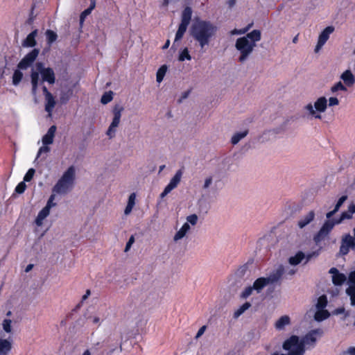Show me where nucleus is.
Returning a JSON list of instances; mask_svg holds the SVG:
<instances>
[{
    "mask_svg": "<svg viewBox=\"0 0 355 355\" xmlns=\"http://www.w3.org/2000/svg\"><path fill=\"white\" fill-rule=\"evenodd\" d=\"M334 31V27L329 26L326 27L319 35L318 43L315 48V52L318 53L329 40L330 35Z\"/></svg>",
    "mask_w": 355,
    "mask_h": 355,
    "instance_id": "nucleus-13",
    "label": "nucleus"
},
{
    "mask_svg": "<svg viewBox=\"0 0 355 355\" xmlns=\"http://www.w3.org/2000/svg\"><path fill=\"white\" fill-rule=\"evenodd\" d=\"M113 98V92L110 91L107 92H105L103 94L101 103L103 105L107 104L110 103Z\"/></svg>",
    "mask_w": 355,
    "mask_h": 355,
    "instance_id": "nucleus-41",
    "label": "nucleus"
},
{
    "mask_svg": "<svg viewBox=\"0 0 355 355\" xmlns=\"http://www.w3.org/2000/svg\"><path fill=\"white\" fill-rule=\"evenodd\" d=\"M318 254L316 252L305 254L302 252L300 251L288 259V263L291 266H297L304 261V263L306 264L313 257H315Z\"/></svg>",
    "mask_w": 355,
    "mask_h": 355,
    "instance_id": "nucleus-10",
    "label": "nucleus"
},
{
    "mask_svg": "<svg viewBox=\"0 0 355 355\" xmlns=\"http://www.w3.org/2000/svg\"><path fill=\"white\" fill-rule=\"evenodd\" d=\"M303 110L304 111L305 114L308 117L311 116L315 119H321V115L316 112L314 106L311 103H309L307 105H306L304 107Z\"/></svg>",
    "mask_w": 355,
    "mask_h": 355,
    "instance_id": "nucleus-28",
    "label": "nucleus"
},
{
    "mask_svg": "<svg viewBox=\"0 0 355 355\" xmlns=\"http://www.w3.org/2000/svg\"><path fill=\"white\" fill-rule=\"evenodd\" d=\"M39 49H34L30 53L24 56V58L19 62L17 67L21 70H26L32 67L39 55Z\"/></svg>",
    "mask_w": 355,
    "mask_h": 355,
    "instance_id": "nucleus-7",
    "label": "nucleus"
},
{
    "mask_svg": "<svg viewBox=\"0 0 355 355\" xmlns=\"http://www.w3.org/2000/svg\"><path fill=\"white\" fill-rule=\"evenodd\" d=\"M55 194L56 193H54L52 192V194L50 196V197L47 201V203H46V206L44 207V208L47 209V210H49V211L52 207L56 206V203L54 202V200L55 199Z\"/></svg>",
    "mask_w": 355,
    "mask_h": 355,
    "instance_id": "nucleus-43",
    "label": "nucleus"
},
{
    "mask_svg": "<svg viewBox=\"0 0 355 355\" xmlns=\"http://www.w3.org/2000/svg\"><path fill=\"white\" fill-rule=\"evenodd\" d=\"M336 224V220H327V221H325L324 223L321 227L319 232L314 236V241L316 243H319L321 241L324 240V238L329 234V232L334 228Z\"/></svg>",
    "mask_w": 355,
    "mask_h": 355,
    "instance_id": "nucleus-9",
    "label": "nucleus"
},
{
    "mask_svg": "<svg viewBox=\"0 0 355 355\" xmlns=\"http://www.w3.org/2000/svg\"><path fill=\"white\" fill-rule=\"evenodd\" d=\"M26 188V184H25L24 181V182H21L20 183H19V184L17 185V187H16V188H15V191H16L17 193H20V194H21V193H24V191H25Z\"/></svg>",
    "mask_w": 355,
    "mask_h": 355,
    "instance_id": "nucleus-53",
    "label": "nucleus"
},
{
    "mask_svg": "<svg viewBox=\"0 0 355 355\" xmlns=\"http://www.w3.org/2000/svg\"><path fill=\"white\" fill-rule=\"evenodd\" d=\"M347 196H343L339 198L337 203L335 205L334 209L336 211H338L340 207L342 206V205L345 202V201L347 200Z\"/></svg>",
    "mask_w": 355,
    "mask_h": 355,
    "instance_id": "nucleus-55",
    "label": "nucleus"
},
{
    "mask_svg": "<svg viewBox=\"0 0 355 355\" xmlns=\"http://www.w3.org/2000/svg\"><path fill=\"white\" fill-rule=\"evenodd\" d=\"M12 348V343L7 339L0 338V355H8Z\"/></svg>",
    "mask_w": 355,
    "mask_h": 355,
    "instance_id": "nucleus-26",
    "label": "nucleus"
},
{
    "mask_svg": "<svg viewBox=\"0 0 355 355\" xmlns=\"http://www.w3.org/2000/svg\"><path fill=\"white\" fill-rule=\"evenodd\" d=\"M72 92L68 91L67 92H62L60 94V100L61 103L65 104L67 103V101L69 100L71 96Z\"/></svg>",
    "mask_w": 355,
    "mask_h": 355,
    "instance_id": "nucleus-47",
    "label": "nucleus"
},
{
    "mask_svg": "<svg viewBox=\"0 0 355 355\" xmlns=\"http://www.w3.org/2000/svg\"><path fill=\"white\" fill-rule=\"evenodd\" d=\"M290 317L288 315H283L276 321L275 327L279 331L284 330L287 325L290 324Z\"/></svg>",
    "mask_w": 355,
    "mask_h": 355,
    "instance_id": "nucleus-25",
    "label": "nucleus"
},
{
    "mask_svg": "<svg viewBox=\"0 0 355 355\" xmlns=\"http://www.w3.org/2000/svg\"><path fill=\"white\" fill-rule=\"evenodd\" d=\"M267 285H269V284L268 282H267L266 279L265 277H260L254 281L252 286L254 288V291H256L259 293Z\"/></svg>",
    "mask_w": 355,
    "mask_h": 355,
    "instance_id": "nucleus-30",
    "label": "nucleus"
},
{
    "mask_svg": "<svg viewBox=\"0 0 355 355\" xmlns=\"http://www.w3.org/2000/svg\"><path fill=\"white\" fill-rule=\"evenodd\" d=\"M18 69L15 70L12 75V84L15 86L18 85L23 78V73Z\"/></svg>",
    "mask_w": 355,
    "mask_h": 355,
    "instance_id": "nucleus-37",
    "label": "nucleus"
},
{
    "mask_svg": "<svg viewBox=\"0 0 355 355\" xmlns=\"http://www.w3.org/2000/svg\"><path fill=\"white\" fill-rule=\"evenodd\" d=\"M248 133L247 130L236 132L231 139V142L233 145L237 144L242 139L245 137Z\"/></svg>",
    "mask_w": 355,
    "mask_h": 355,
    "instance_id": "nucleus-33",
    "label": "nucleus"
},
{
    "mask_svg": "<svg viewBox=\"0 0 355 355\" xmlns=\"http://www.w3.org/2000/svg\"><path fill=\"white\" fill-rule=\"evenodd\" d=\"M134 242H135V238L133 236H131L130 237L128 241L126 243L125 252H128L130 250V248H131V246L134 243Z\"/></svg>",
    "mask_w": 355,
    "mask_h": 355,
    "instance_id": "nucleus-57",
    "label": "nucleus"
},
{
    "mask_svg": "<svg viewBox=\"0 0 355 355\" xmlns=\"http://www.w3.org/2000/svg\"><path fill=\"white\" fill-rule=\"evenodd\" d=\"M167 67L166 65H162L157 71L156 80L157 83H161L166 73Z\"/></svg>",
    "mask_w": 355,
    "mask_h": 355,
    "instance_id": "nucleus-39",
    "label": "nucleus"
},
{
    "mask_svg": "<svg viewBox=\"0 0 355 355\" xmlns=\"http://www.w3.org/2000/svg\"><path fill=\"white\" fill-rule=\"evenodd\" d=\"M329 316V313L327 310L318 309L315 312L314 318L316 321L320 322L327 319Z\"/></svg>",
    "mask_w": 355,
    "mask_h": 355,
    "instance_id": "nucleus-34",
    "label": "nucleus"
},
{
    "mask_svg": "<svg viewBox=\"0 0 355 355\" xmlns=\"http://www.w3.org/2000/svg\"><path fill=\"white\" fill-rule=\"evenodd\" d=\"M76 178V168L73 166H69L64 172L52 189V192L60 195H65L69 192L74 184Z\"/></svg>",
    "mask_w": 355,
    "mask_h": 355,
    "instance_id": "nucleus-4",
    "label": "nucleus"
},
{
    "mask_svg": "<svg viewBox=\"0 0 355 355\" xmlns=\"http://www.w3.org/2000/svg\"><path fill=\"white\" fill-rule=\"evenodd\" d=\"M219 179L217 177L216 174L212 173L205 178L203 184L202 185V189L207 191L209 189H213L216 188L217 184L219 182Z\"/></svg>",
    "mask_w": 355,
    "mask_h": 355,
    "instance_id": "nucleus-15",
    "label": "nucleus"
},
{
    "mask_svg": "<svg viewBox=\"0 0 355 355\" xmlns=\"http://www.w3.org/2000/svg\"><path fill=\"white\" fill-rule=\"evenodd\" d=\"M315 212L314 211H310L304 216H302L301 218L298 220L297 225L300 229L304 228L306 225H308L310 223H311L315 218Z\"/></svg>",
    "mask_w": 355,
    "mask_h": 355,
    "instance_id": "nucleus-19",
    "label": "nucleus"
},
{
    "mask_svg": "<svg viewBox=\"0 0 355 355\" xmlns=\"http://www.w3.org/2000/svg\"><path fill=\"white\" fill-rule=\"evenodd\" d=\"M50 147H49L48 146H44L43 145L42 147L40 148L39 150H38V153H37V158L42 153H47L50 151Z\"/></svg>",
    "mask_w": 355,
    "mask_h": 355,
    "instance_id": "nucleus-56",
    "label": "nucleus"
},
{
    "mask_svg": "<svg viewBox=\"0 0 355 355\" xmlns=\"http://www.w3.org/2000/svg\"><path fill=\"white\" fill-rule=\"evenodd\" d=\"M285 272L284 267L282 265H279L273 269L268 275L265 277L268 282L269 285H273L280 282L282 275Z\"/></svg>",
    "mask_w": 355,
    "mask_h": 355,
    "instance_id": "nucleus-12",
    "label": "nucleus"
},
{
    "mask_svg": "<svg viewBox=\"0 0 355 355\" xmlns=\"http://www.w3.org/2000/svg\"><path fill=\"white\" fill-rule=\"evenodd\" d=\"M327 304V298L325 295L320 296L317 302L316 308L317 309H324Z\"/></svg>",
    "mask_w": 355,
    "mask_h": 355,
    "instance_id": "nucleus-42",
    "label": "nucleus"
},
{
    "mask_svg": "<svg viewBox=\"0 0 355 355\" xmlns=\"http://www.w3.org/2000/svg\"><path fill=\"white\" fill-rule=\"evenodd\" d=\"M253 291H254L253 286L247 287L245 288V290L241 294V297L242 298L245 299L252 295Z\"/></svg>",
    "mask_w": 355,
    "mask_h": 355,
    "instance_id": "nucleus-51",
    "label": "nucleus"
},
{
    "mask_svg": "<svg viewBox=\"0 0 355 355\" xmlns=\"http://www.w3.org/2000/svg\"><path fill=\"white\" fill-rule=\"evenodd\" d=\"M352 217V215L347 211H344L341 214V216L338 220H336V223H340L345 219H350Z\"/></svg>",
    "mask_w": 355,
    "mask_h": 355,
    "instance_id": "nucleus-52",
    "label": "nucleus"
},
{
    "mask_svg": "<svg viewBox=\"0 0 355 355\" xmlns=\"http://www.w3.org/2000/svg\"><path fill=\"white\" fill-rule=\"evenodd\" d=\"M191 8L190 7H186L182 13L180 24L188 26L191 19Z\"/></svg>",
    "mask_w": 355,
    "mask_h": 355,
    "instance_id": "nucleus-27",
    "label": "nucleus"
},
{
    "mask_svg": "<svg viewBox=\"0 0 355 355\" xmlns=\"http://www.w3.org/2000/svg\"><path fill=\"white\" fill-rule=\"evenodd\" d=\"M50 211L44 207L38 213L35 219V224L37 226L40 227L43 224V220L49 215Z\"/></svg>",
    "mask_w": 355,
    "mask_h": 355,
    "instance_id": "nucleus-31",
    "label": "nucleus"
},
{
    "mask_svg": "<svg viewBox=\"0 0 355 355\" xmlns=\"http://www.w3.org/2000/svg\"><path fill=\"white\" fill-rule=\"evenodd\" d=\"M40 75L42 76V82H47L53 84L55 81V76L53 70L50 67H45L42 62H36L31 69V80L32 85V94L35 96L40 83Z\"/></svg>",
    "mask_w": 355,
    "mask_h": 355,
    "instance_id": "nucleus-3",
    "label": "nucleus"
},
{
    "mask_svg": "<svg viewBox=\"0 0 355 355\" xmlns=\"http://www.w3.org/2000/svg\"><path fill=\"white\" fill-rule=\"evenodd\" d=\"M90 295H91L90 290H89V289L87 290L85 292V294L82 297V301H85V300H87Z\"/></svg>",
    "mask_w": 355,
    "mask_h": 355,
    "instance_id": "nucleus-63",
    "label": "nucleus"
},
{
    "mask_svg": "<svg viewBox=\"0 0 355 355\" xmlns=\"http://www.w3.org/2000/svg\"><path fill=\"white\" fill-rule=\"evenodd\" d=\"M339 104V100L336 97H330L329 99V105L334 106Z\"/></svg>",
    "mask_w": 355,
    "mask_h": 355,
    "instance_id": "nucleus-58",
    "label": "nucleus"
},
{
    "mask_svg": "<svg viewBox=\"0 0 355 355\" xmlns=\"http://www.w3.org/2000/svg\"><path fill=\"white\" fill-rule=\"evenodd\" d=\"M283 349L288 352L287 355H304L305 347L297 336H292L284 342Z\"/></svg>",
    "mask_w": 355,
    "mask_h": 355,
    "instance_id": "nucleus-5",
    "label": "nucleus"
},
{
    "mask_svg": "<svg viewBox=\"0 0 355 355\" xmlns=\"http://www.w3.org/2000/svg\"><path fill=\"white\" fill-rule=\"evenodd\" d=\"M345 355H355V347H351L345 352Z\"/></svg>",
    "mask_w": 355,
    "mask_h": 355,
    "instance_id": "nucleus-60",
    "label": "nucleus"
},
{
    "mask_svg": "<svg viewBox=\"0 0 355 355\" xmlns=\"http://www.w3.org/2000/svg\"><path fill=\"white\" fill-rule=\"evenodd\" d=\"M135 199H136L135 193H131L128 198V204L124 210L125 215H128L131 213V211L135 205Z\"/></svg>",
    "mask_w": 355,
    "mask_h": 355,
    "instance_id": "nucleus-32",
    "label": "nucleus"
},
{
    "mask_svg": "<svg viewBox=\"0 0 355 355\" xmlns=\"http://www.w3.org/2000/svg\"><path fill=\"white\" fill-rule=\"evenodd\" d=\"M205 330H206V326L204 325V326L201 327L196 334V339L199 338L205 333Z\"/></svg>",
    "mask_w": 355,
    "mask_h": 355,
    "instance_id": "nucleus-59",
    "label": "nucleus"
},
{
    "mask_svg": "<svg viewBox=\"0 0 355 355\" xmlns=\"http://www.w3.org/2000/svg\"><path fill=\"white\" fill-rule=\"evenodd\" d=\"M261 38V31L253 30L236 40L235 48L239 53L238 61L239 62L243 63L249 59L257 46V42H259Z\"/></svg>",
    "mask_w": 355,
    "mask_h": 355,
    "instance_id": "nucleus-1",
    "label": "nucleus"
},
{
    "mask_svg": "<svg viewBox=\"0 0 355 355\" xmlns=\"http://www.w3.org/2000/svg\"><path fill=\"white\" fill-rule=\"evenodd\" d=\"M111 338L107 339V355H118L121 352V342L117 340L114 344H111Z\"/></svg>",
    "mask_w": 355,
    "mask_h": 355,
    "instance_id": "nucleus-18",
    "label": "nucleus"
},
{
    "mask_svg": "<svg viewBox=\"0 0 355 355\" xmlns=\"http://www.w3.org/2000/svg\"><path fill=\"white\" fill-rule=\"evenodd\" d=\"M182 176V172L181 170H178L175 175L171 179L169 183L164 188L162 193L160 194V197L164 198L166 196H167L172 190L178 187L179 183L180 182L181 178Z\"/></svg>",
    "mask_w": 355,
    "mask_h": 355,
    "instance_id": "nucleus-11",
    "label": "nucleus"
},
{
    "mask_svg": "<svg viewBox=\"0 0 355 355\" xmlns=\"http://www.w3.org/2000/svg\"><path fill=\"white\" fill-rule=\"evenodd\" d=\"M35 170L34 168H30L28 169V171L26 172V173L25 174L24 177V182H30L34 175H35Z\"/></svg>",
    "mask_w": 355,
    "mask_h": 355,
    "instance_id": "nucleus-50",
    "label": "nucleus"
},
{
    "mask_svg": "<svg viewBox=\"0 0 355 355\" xmlns=\"http://www.w3.org/2000/svg\"><path fill=\"white\" fill-rule=\"evenodd\" d=\"M190 230V225L188 224V223H185L182 227L175 233L173 240L174 241L177 242L179 240L183 239L187 233Z\"/></svg>",
    "mask_w": 355,
    "mask_h": 355,
    "instance_id": "nucleus-29",
    "label": "nucleus"
},
{
    "mask_svg": "<svg viewBox=\"0 0 355 355\" xmlns=\"http://www.w3.org/2000/svg\"><path fill=\"white\" fill-rule=\"evenodd\" d=\"M229 8H232L234 6V5L236 4V0H228L227 2Z\"/></svg>",
    "mask_w": 355,
    "mask_h": 355,
    "instance_id": "nucleus-64",
    "label": "nucleus"
},
{
    "mask_svg": "<svg viewBox=\"0 0 355 355\" xmlns=\"http://www.w3.org/2000/svg\"><path fill=\"white\" fill-rule=\"evenodd\" d=\"M355 248V238L349 234L346 235L342 240L340 252L342 254H347L350 248Z\"/></svg>",
    "mask_w": 355,
    "mask_h": 355,
    "instance_id": "nucleus-14",
    "label": "nucleus"
},
{
    "mask_svg": "<svg viewBox=\"0 0 355 355\" xmlns=\"http://www.w3.org/2000/svg\"><path fill=\"white\" fill-rule=\"evenodd\" d=\"M37 35V30H34L29 33L24 40L22 45L24 47H33L36 44L35 37Z\"/></svg>",
    "mask_w": 355,
    "mask_h": 355,
    "instance_id": "nucleus-24",
    "label": "nucleus"
},
{
    "mask_svg": "<svg viewBox=\"0 0 355 355\" xmlns=\"http://www.w3.org/2000/svg\"><path fill=\"white\" fill-rule=\"evenodd\" d=\"M337 212V211H336L334 209L331 211H329L328 213H327L326 214V217L328 218V219H330Z\"/></svg>",
    "mask_w": 355,
    "mask_h": 355,
    "instance_id": "nucleus-62",
    "label": "nucleus"
},
{
    "mask_svg": "<svg viewBox=\"0 0 355 355\" xmlns=\"http://www.w3.org/2000/svg\"><path fill=\"white\" fill-rule=\"evenodd\" d=\"M187 26L181 24L179 25L178 30L175 34L174 42H177L178 41L180 40L182 38L184 34L185 33L187 29Z\"/></svg>",
    "mask_w": 355,
    "mask_h": 355,
    "instance_id": "nucleus-38",
    "label": "nucleus"
},
{
    "mask_svg": "<svg viewBox=\"0 0 355 355\" xmlns=\"http://www.w3.org/2000/svg\"><path fill=\"white\" fill-rule=\"evenodd\" d=\"M340 79L348 87H351L355 83V76L350 70L345 71L341 74Z\"/></svg>",
    "mask_w": 355,
    "mask_h": 355,
    "instance_id": "nucleus-21",
    "label": "nucleus"
},
{
    "mask_svg": "<svg viewBox=\"0 0 355 355\" xmlns=\"http://www.w3.org/2000/svg\"><path fill=\"white\" fill-rule=\"evenodd\" d=\"M216 31L217 27L209 21L196 20L191 26V35L202 49L209 45Z\"/></svg>",
    "mask_w": 355,
    "mask_h": 355,
    "instance_id": "nucleus-2",
    "label": "nucleus"
},
{
    "mask_svg": "<svg viewBox=\"0 0 355 355\" xmlns=\"http://www.w3.org/2000/svg\"><path fill=\"white\" fill-rule=\"evenodd\" d=\"M198 217L196 214H193L191 215H189L187 217V222L188 224H191L192 225H196L198 223Z\"/></svg>",
    "mask_w": 355,
    "mask_h": 355,
    "instance_id": "nucleus-49",
    "label": "nucleus"
},
{
    "mask_svg": "<svg viewBox=\"0 0 355 355\" xmlns=\"http://www.w3.org/2000/svg\"><path fill=\"white\" fill-rule=\"evenodd\" d=\"M185 60H191V57L189 54V50L187 48L184 49L179 55V60L180 61H184Z\"/></svg>",
    "mask_w": 355,
    "mask_h": 355,
    "instance_id": "nucleus-44",
    "label": "nucleus"
},
{
    "mask_svg": "<svg viewBox=\"0 0 355 355\" xmlns=\"http://www.w3.org/2000/svg\"><path fill=\"white\" fill-rule=\"evenodd\" d=\"M329 272L332 274V281L335 285H341L346 280L345 275L340 273L335 268H331Z\"/></svg>",
    "mask_w": 355,
    "mask_h": 355,
    "instance_id": "nucleus-20",
    "label": "nucleus"
},
{
    "mask_svg": "<svg viewBox=\"0 0 355 355\" xmlns=\"http://www.w3.org/2000/svg\"><path fill=\"white\" fill-rule=\"evenodd\" d=\"M123 111V107L120 105H116L112 110L113 112V119L112 123H110L106 135L110 138L112 139L115 137L116 132V128L119 126L121 114Z\"/></svg>",
    "mask_w": 355,
    "mask_h": 355,
    "instance_id": "nucleus-6",
    "label": "nucleus"
},
{
    "mask_svg": "<svg viewBox=\"0 0 355 355\" xmlns=\"http://www.w3.org/2000/svg\"><path fill=\"white\" fill-rule=\"evenodd\" d=\"M95 8V3H90V6L88 8H87L86 10H85L80 15V21L81 23H83L84 21V20L85 19V18L92 12V11Z\"/></svg>",
    "mask_w": 355,
    "mask_h": 355,
    "instance_id": "nucleus-40",
    "label": "nucleus"
},
{
    "mask_svg": "<svg viewBox=\"0 0 355 355\" xmlns=\"http://www.w3.org/2000/svg\"><path fill=\"white\" fill-rule=\"evenodd\" d=\"M251 306V304L250 302H245L242 306H241L238 309H236L234 313V318H238L240 315H241L246 310H248Z\"/></svg>",
    "mask_w": 355,
    "mask_h": 355,
    "instance_id": "nucleus-35",
    "label": "nucleus"
},
{
    "mask_svg": "<svg viewBox=\"0 0 355 355\" xmlns=\"http://www.w3.org/2000/svg\"><path fill=\"white\" fill-rule=\"evenodd\" d=\"M11 323H12V321L10 319L3 320L2 326H3V330L6 332L10 333L12 331Z\"/></svg>",
    "mask_w": 355,
    "mask_h": 355,
    "instance_id": "nucleus-48",
    "label": "nucleus"
},
{
    "mask_svg": "<svg viewBox=\"0 0 355 355\" xmlns=\"http://www.w3.org/2000/svg\"><path fill=\"white\" fill-rule=\"evenodd\" d=\"M46 37L47 43L51 45L52 43L56 41L58 35L55 32L51 30H47L46 31Z\"/></svg>",
    "mask_w": 355,
    "mask_h": 355,
    "instance_id": "nucleus-36",
    "label": "nucleus"
},
{
    "mask_svg": "<svg viewBox=\"0 0 355 355\" xmlns=\"http://www.w3.org/2000/svg\"><path fill=\"white\" fill-rule=\"evenodd\" d=\"M248 32V28H241V29H237L234 28L230 31L231 35H243L245 34Z\"/></svg>",
    "mask_w": 355,
    "mask_h": 355,
    "instance_id": "nucleus-54",
    "label": "nucleus"
},
{
    "mask_svg": "<svg viewBox=\"0 0 355 355\" xmlns=\"http://www.w3.org/2000/svg\"><path fill=\"white\" fill-rule=\"evenodd\" d=\"M55 104V98L52 94L45 97V111L48 112L49 116H51Z\"/></svg>",
    "mask_w": 355,
    "mask_h": 355,
    "instance_id": "nucleus-23",
    "label": "nucleus"
},
{
    "mask_svg": "<svg viewBox=\"0 0 355 355\" xmlns=\"http://www.w3.org/2000/svg\"><path fill=\"white\" fill-rule=\"evenodd\" d=\"M339 90L343 91V92L347 91L346 87L340 81L338 82L337 83H336L334 85H333L331 87V92L332 93L336 92Z\"/></svg>",
    "mask_w": 355,
    "mask_h": 355,
    "instance_id": "nucleus-45",
    "label": "nucleus"
},
{
    "mask_svg": "<svg viewBox=\"0 0 355 355\" xmlns=\"http://www.w3.org/2000/svg\"><path fill=\"white\" fill-rule=\"evenodd\" d=\"M348 284L346 293L350 296L352 304L355 306V271L349 274ZM354 324L355 325V321Z\"/></svg>",
    "mask_w": 355,
    "mask_h": 355,
    "instance_id": "nucleus-16",
    "label": "nucleus"
},
{
    "mask_svg": "<svg viewBox=\"0 0 355 355\" xmlns=\"http://www.w3.org/2000/svg\"><path fill=\"white\" fill-rule=\"evenodd\" d=\"M316 112H324L327 107V100L324 96L318 98L313 104Z\"/></svg>",
    "mask_w": 355,
    "mask_h": 355,
    "instance_id": "nucleus-22",
    "label": "nucleus"
},
{
    "mask_svg": "<svg viewBox=\"0 0 355 355\" xmlns=\"http://www.w3.org/2000/svg\"><path fill=\"white\" fill-rule=\"evenodd\" d=\"M347 212L351 214L352 215L355 213V205L351 204L348 207Z\"/></svg>",
    "mask_w": 355,
    "mask_h": 355,
    "instance_id": "nucleus-61",
    "label": "nucleus"
},
{
    "mask_svg": "<svg viewBox=\"0 0 355 355\" xmlns=\"http://www.w3.org/2000/svg\"><path fill=\"white\" fill-rule=\"evenodd\" d=\"M88 320H89L93 324H96L97 326H100L103 321V319L97 314L89 316Z\"/></svg>",
    "mask_w": 355,
    "mask_h": 355,
    "instance_id": "nucleus-46",
    "label": "nucleus"
},
{
    "mask_svg": "<svg viewBox=\"0 0 355 355\" xmlns=\"http://www.w3.org/2000/svg\"><path fill=\"white\" fill-rule=\"evenodd\" d=\"M323 331L320 329H317L309 331L302 339L301 342L303 343L304 347H314L318 338L322 336Z\"/></svg>",
    "mask_w": 355,
    "mask_h": 355,
    "instance_id": "nucleus-8",
    "label": "nucleus"
},
{
    "mask_svg": "<svg viewBox=\"0 0 355 355\" xmlns=\"http://www.w3.org/2000/svg\"><path fill=\"white\" fill-rule=\"evenodd\" d=\"M56 129L57 128L55 125H52L49 128L47 132L43 136L42 139L43 145L48 146L53 143Z\"/></svg>",
    "mask_w": 355,
    "mask_h": 355,
    "instance_id": "nucleus-17",
    "label": "nucleus"
}]
</instances>
